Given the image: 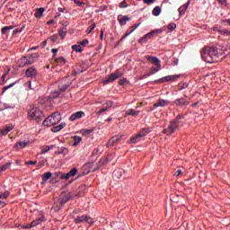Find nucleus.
Returning <instances> with one entry per match:
<instances>
[{"mask_svg": "<svg viewBox=\"0 0 230 230\" xmlns=\"http://www.w3.org/2000/svg\"><path fill=\"white\" fill-rule=\"evenodd\" d=\"M132 27H129V29L126 31V33L122 36L121 40H123V39H126L128 37V35H131L132 33H134V31H136V29H132Z\"/></svg>", "mask_w": 230, "mask_h": 230, "instance_id": "7c9ffc66", "label": "nucleus"}, {"mask_svg": "<svg viewBox=\"0 0 230 230\" xmlns=\"http://www.w3.org/2000/svg\"><path fill=\"white\" fill-rule=\"evenodd\" d=\"M13 85H15V83H13V84H9L7 86H4L3 88L2 94H4V92L8 91V89H12V87H13Z\"/></svg>", "mask_w": 230, "mask_h": 230, "instance_id": "79ce46f5", "label": "nucleus"}, {"mask_svg": "<svg viewBox=\"0 0 230 230\" xmlns=\"http://www.w3.org/2000/svg\"><path fill=\"white\" fill-rule=\"evenodd\" d=\"M68 173H69L70 177H75V175H76V173H78V169H76V167H75L72 170H70V172Z\"/></svg>", "mask_w": 230, "mask_h": 230, "instance_id": "a19ab883", "label": "nucleus"}, {"mask_svg": "<svg viewBox=\"0 0 230 230\" xmlns=\"http://www.w3.org/2000/svg\"><path fill=\"white\" fill-rule=\"evenodd\" d=\"M22 62H25V66H30L34 62V60H31V57H29V59H26V58H22Z\"/></svg>", "mask_w": 230, "mask_h": 230, "instance_id": "c9c22d12", "label": "nucleus"}, {"mask_svg": "<svg viewBox=\"0 0 230 230\" xmlns=\"http://www.w3.org/2000/svg\"><path fill=\"white\" fill-rule=\"evenodd\" d=\"M168 30H170L171 31H173V30H175V28H177V24L175 23H170L168 26H167Z\"/></svg>", "mask_w": 230, "mask_h": 230, "instance_id": "49530a36", "label": "nucleus"}, {"mask_svg": "<svg viewBox=\"0 0 230 230\" xmlns=\"http://www.w3.org/2000/svg\"><path fill=\"white\" fill-rule=\"evenodd\" d=\"M125 84H127V78H123L119 81V85H125Z\"/></svg>", "mask_w": 230, "mask_h": 230, "instance_id": "bf43d9fd", "label": "nucleus"}, {"mask_svg": "<svg viewBox=\"0 0 230 230\" xmlns=\"http://www.w3.org/2000/svg\"><path fill=\"white\" fill-rule=\"evenodd\" d=\"M89 44V40L84 39L81 42H79V45H81L83 48H85V45Z\"/></svg>", "mask_w": 230, "mask_h": 230, "instance_id": "de8ad7c7", "label": "nucleus"}, {"mask_svg": "<svg viewBox=\"0 0 230 230\" xmlns=\"http://www.w3.org/2000/svg\"><path fill=\"white\" fill-rule=\"evenodd\" d=\"M58 35L64 40L66 39V35H67V25H65L61 29L58 30Z\"/></svg>", "mask_w": 230, "mask_h": 230, "instance_id": "6ab92c4d", "label": "nucleus"}, {"mask_svg": "<svg viewBox=\"0 0 230 230\" xmlns=\"http://www.w3.org/2000/svg\"><path fill=\"white\" fill-rule=\"evenodd\" d=\"M153 15L155 17H158V15H161V7L160 6H155L153 11H152Z\"/></svg>", "mask_w": 230, "mask_h": 230, "instance_id": "cd10ccee", "label": "nucleus"}, {"mask_svg": "<svg viewBox=\"0 0 230 230\" xmlns=\"http://www.w3.org/2000/svg\"><path fill=\"white\" fill-rule=\"evenodd\" d=\"M44 8H38L36 13H34L36 19H40L42 15H44Z\"/></svg>", "mask_w": 230, "mask_h": 230, "instance_id": "a878e982", "label": "nucleus"}, {"mask_svg": "<svg viewBox=\"0 0 230 230\" xmlns=\"http://www.w3.org/2000/svg\"><path fill=\"white\" fill-rule=\"evenodd\" d=\"M70 177H71V175L68 172V173L61 174L60 179L67 181Z\"/></svg>", "mask_w": 230, "mask_h": 230, "instance_id": "09e8293b", "label": "nucleus"}, {"mask_svg": "<svg viewBox=\"0 0 230 230\" xmlns=\"http://www.w3.org/2000/svg\"><path fill=\"white\" fill-rule=\"evenodd\" d=\"M189 104L190 102L184 98H178L174 101V105H176V107H186Z\"/></svg>", "mask_w": 230, "mask_h": 230, "instance_id": "9b49d317", "label": "nucleus"}, {"mask_svg": "<svg viewBox=\"0 0 230 230\" xmlns=\"http://www.w3.org/2000/svg\"><path fill=\"white\" fill-rule=\"evenodd\" d=\"M68 87H69V84H66L62 87L59 88V92L65 93V91H67Z\"/></svg>", "mask_w": 230, "mask_h": 230, "instance_id": "a18cd8bd", "label": "nucleus"}, {"mask_svg": "<svg viewBox=\"0 0 230 230\" xmlns=\"http://www.w3.org/2000/svg\"><path fill=\"white\" fill-rule=\"evenodd\" d=\"M201 58L208 64H215L220 60V53L216 47H205L201 52Z\"/></svg>", "mask_w": 230, "mask_h": 230, "instance_id": "f257e3e1", "label": "nucleus"}, {"mask_svg": "<svg viewBox=\"0 0 230 230\" xmlns=\"http://www.w3.org/2000/svg\"><path fill=\"white\" fill-rule=\"evenodd\" d=\"M69 200H71V193L62 194V196L60 198L59 204L62 207L65 204H67V202H69Z\"/></svg>", "mask_w": 230, "mask_h": 230, "instance_id": "f8f14e48", "label": "nucleus"}, {"mask_svg": "<svg viewBox=\"0 0 230 230\" xmlns=\"http://www.w3.org/2000/svg\"><path fill=\"white\" fill-rule=\"evenodd\" d=\"M39 57V54L38 53H34V54H31L29 58H32V59H35Z\"/></svg>", "mask_w": 230, "mask_h": 230, "instance_id": "0e129e2a", "label": "nucleus"}, {"mask_svg": "<svg viewBox=\"0 0 230 230\" xmlns=\"http://www.w3.org/2000/svg\"><path fill=\"white\" fill-rule=\"evenodd\" d=\"M60 91H56L52 93H50V98H58V96H60Z\"/></svg>", "mask_w": 230, "mask_h": 230, "instance_id": "c03bdc74", "label": "nucleus"}, {"mask_svg": "<svg viewBox=\"0 0 230 230\" xmlns=\"http://www.w3.org/2000/svg\"><path fill=\"white\" fill-rule=\"evenodd\" d=\"M218 32L220 33V35H224L225 37H229L230 35V31L227 29L218 31Z\"/></svg>", "mask_w": 230, "mask_h": 230, "instance_id": "e433bc0d", "label": "nucleus"}, {"mask_svg": "<svg viewBox=\"0 0 230 230\" xmlns=\"http://www.w3.org/2000/svg\"><path fill=\"white\" fill-rule=\"evenodd\" d=\"M66 58L64 57L55 58H54V65L55 66H65L66 65Z\"/></svg>", "mask_w": 230, "mask_h": 230, "instance_id": "a211bd4d", "label": "nucleus"}, {"mask_svg": "<svg viewBox=\"0 0 230 230\" xmlns=\"http://www.w3.org/2000/svg\"><path fill=\"white\" fill-rule=\"evenodd\" d=\"M147 134H150V128H143L137 135L143 139L145 136H147Z\"/></svg>", "mask_w": 230, "mask_h": 230, "instance_id": "393cba45", "label": "nucleus"}, {"mask_svg": "<svg viewBox=\"0 0 230 230\" xmlns=\"http://www.w3.org/2000/svg\"><path fill=\"white\" fill-rule=\"evenodd\" d=\"M128 4H127V0H123L120 4H119V8H128Z\"/></svg>", "mask_w": 230, "mask_h": 230, "instance_id": "3c124183", "label": "nucleus"}, {"mask_svg": "<svg viewBox=\"0 0 230 230\" xmlns=\"http://www.w3.org/2000/svg\"><path fill=\"white\" fill-rule=\"evenodd\" d=\"M125 75V73L119 69H117L114 73L109 75L104 80L103 84L104 85H107L108 84H112V82H116L118 78H121Z\"/></svg>", "mask_w": 230, "mask_h": 230, "instance_id": "39448f33", "label": "nucleus"}, {"mask_svg": "<svg viewBox=\"0 0 230 230\" xmlns=\"http://www.w3.org/2000/svg\"><path fill=\"white\" fill-rule=\"evenodd\" d=\"M80 143H82V137H78V136H75L73 146H78V145H80Z\"/></svg>", "mask_w": 230, "mask_h": 230, "instance_id": "c85d7f7f", "label": "nucleus"}, {"mask_svg": "<svg viewBox=\"0 0 230 230\" xmlns=\"http://www.w3.org/2000/svg\"><path fill=\"white\" fill-rule=\"evenodd\" d=\"M28 143L26 141H22V142H17L14 145V148H16V150H21V148H26V146H28Z\"/></svg>", "mask_w": 230, "mask_h": 230, "instance_id": "4be33fe9", "label": "nucleus"}, {"mask_svg": "<svg viewBox=\"0 0 230 230\" xmlns=\"http://www.w3.org/2000/svg\"><path fill=\"white\" fill-rule=\"evenodd\" d=\"M114 138H110V140L108 141V143L106 144V146L108 148H111V146H114Z\"/></svg>", "mask_w": 230, "mask_h": 230, "instance_id": "37998d69", "label": "nucleus"}, {"mask_svg": "<svg viewBox=\"0 0 230 230\" xmlns=\"http://www.w3.org/2000/svg\"><path fill=\"white\" fill-rule=\"evenodd\" d=\"M72 49H73V51H75V53H82V51H84V49H82V46L80 44L73 45Z\"/></svg>", "mask_w": 230, "mask_h": 230, "instance_id": "c756f323", "label": "nucleus"}, {"mask_svg": "<svg viewBox=\"0 0 230 230\" xmlns=\"http://www.w3.org/2000/svg\"><path fill=\"white\" fill-rule=\"evenodd\" d=\"M104 107L106 108V109H111V107H112L113 105H114V102H112V101H108V102H106L104 104Z\"/></svg>", "mask_w": 230, "mask_h": 230, "instance_id": "ea45409f", "label": "nucleus"}, {"mask_svg": "<svg viewBox=\"0 0 230 230\" xmlns=\"http://www.w3.org/2000/svg\"><path fill=\"white\" fill-rule=\"evenodd\" d=\"M111 139H113V145H116V143L121 140V137H112Z\"/></svg>", "mask_w": 230, "mask_h": 230, "instance_id": "864d4df0", "label": "nucleus"}, {"mask_svg": "<svg viewBox=\"0 0 230 230\" xmlns=\"http://www.w3.org/2000/svg\"><path fill=\"white\" fill-rule=\"evenodd\" d=\"M12 130H13V126L9 124L1 129V134L2 136H7L9 132H12Z\"/></svg>", "mask_w": 230, "mask_h": 230, "instance_id": "f3484780", "label": "nucleus"}, {"mask_svg": "<svg viewBox=\"0 0 230 230\" xmlns=\"http://www.w3.org/2000/svg\"><path fill=\"white\" fill-rule=\"evenodd\" d=\"M141 139H142L141 137L137 133L136 136H134L130 138L129 143H131L132 145H136V143H139V141H141Z\"/></svg>", "mask_w": 230, "mask_h": 230, "instance_id": "bb28decb", "label": "nucleus"}, {"mask_svg": "<svg viewBox=\"0 0 230 230\" xmlns=\"http://www.w3.org/2000/svg\"><path fill=\"white\" fill-rule=\"evenodd\" d=\"M48 152H49V146H45L41 148L40 154H48Z\"/></svg>", "mask_w": 230, "mask_h": 230, "instance_id": "8fccbe9b", "label": "nucleus"}, {"mask_svg": "<svg viewBox=\"0 0 230 230\" xmlns=\"http://www.w3.org/2000/svg\"><path fill=\"white\" fill-rule=\"evenodd\" d=\"M161 70V68H159V67H154V66H152L151 68H150V75H155V73H159V71Z\"/></svg>", "mask_w": 230, "mask_h": 230, "instance_id": "4c0bfd02", "label": "nucleus"}, {"mask_svg": "<svg viewBox=\"0 0 230 230\" xmlns=\"http://www.w3.org/2000/svg\"><path fill=\"white\" fill-rule=\"evenodd\" d=\"M50 40H52V42H57V40H58V34H54L50 37Z\"/></svg>", "mask_w": 230, "mask_h": 230, "instance_id": "5fc2aeb1", "label": "nucleus"}, {"mask_svg": "<svg viewBox=\"0 0 230 230\" xmlns=\"http://www.w3.org/2000/svg\"><path fill=\"white\" fill-rule=\"evenodd\" d=\"M146 58L148 62L153 64V66H155V67H158V69H161V59L154 56H146Z\"/></svg>", "mask_w": 230, "mask_h": 230, "instance_id": "1a4fd4ad", "label": "nucleus"}, {"mask_svg": "<svg viewBox=\"0 0 230 230\" xmlns=\"http://www.w3.org/2000/svg\"><path fill=\"white\" fill-rule=\"evenodd\" d=\"M174 175H176L177 177H179V175H182V171L177 170Z\"/></svg>", "mask_w": 230, "mask_h": 230, "instance_id": "338daca9", "label": "nucleus"}, {"mask_svg": "<svg viewBox=\"0 0 230 230\" xmlns=\"http://www.w3.org/2000/svg\"><path fill=\"white\" fill-rule=\"evenodd\" d=\"M10 30H13V26H4V27H3L2 30H1L2 35H5V33H7V31H10Z\"/></svg>", "mask_w": 230, "mask_h": 230, "instance_id": "72a5a7b5", "label": "nucleus"}, {"mask_svg": "<svg viewBox=\"0 0 230 230\" xmlns=\"http://www.w3.org/2000/svg\"><path fill=\"white\" fill-rule=\"evenodd\" d=\"M181 119H184V114H179L172 119L167 128H164L163 134L165 136H173L181 128Z\"/></svg>", "mask_w": 230, "mask_h": 230, "instance_id": "f03ea898", "label": "nucleus"}, {"mask_svg": "<svg viewBox=\"0 0 230 230\" xmlns=\"http://www.w3.org/2000/svg\"><path fill=\"white\" fill-rule=\"evenodd\" d=\"M84 116H85V113L84 111L75 112L70 116V121H76V119H82Z\"/></svg>", "mask_w": 230, "mask_h": 230, "instance_id": "ddd939ff", "label": "nucleus"}, {"mask_svg": "<svg viewBox=\"0 0 230 230\" xmlns=\"http://www.w3.org/2000/svg\"><path fill=\"white\" fill-rule=\"evenodd\" d=\"M145 4H154L155 3V0H143Z\"/></svg>", "mask_w": 230, "mask_h": 230, "instance_id": "6e6d98bb", "label": "nucleus"}, {"mask_svg": "<svg viewBox=\"0 0 230 230\" xmlns=\"http://www.w3.org/2000/svg\"><path fill=\"white\" fill-rule=\"evenodd\" d=\"M41 222H46V217L41 216L36 220H33L30 225L25 226L24 229H31V227H37V226H40Z\"/></svg>", "mask_w": 230, "mask_h": 230, "instance_id": "6e6552de", "label": "nucleus"}, {"mask_svg": "<svg viewBox=\"0 0 230 230\" xmlns=\"http://www.w3.org/2000/svg\"><path fill=\"white\" fill-rule=\"evenodd\" d=\"M22 30H24V26H22V28H17L13 31V33H21L22 31Z\"/></svg>", "mask_w": 230, "mask_h": 230, "instance_id": "052dcab7", "label": "nucleus"}, {"mask_svg": "<svg viewBox=\"0 0 230 230\" xmlns=\"http://www.w3.org/2000/svg\"><path fill=\"white\" fill-rule=\"evenodd\" d=\"M28 118L30 119H34L37 123H40L42 121V118H44V114L42 111L39 110V108H32L28 112Z\"/></svg>", "mask_w": 230, "mask_h": 230, "instance_id": "20e7f679", "label": "nucleus"}, {"mask_svg": "<svg viewBox=\"0 0 230 230\" xmlns=\"http://www.w3.org/2000/svg\"><path fill=\"white\" fill-rule=\"evenodd\" d=\"M94 28H96V24H91L87 29H86V33L87 35H89V33H92L93 30H94Z\"/></svg>", "mask_w": 230, "mask_h": 230, "instance_id": "58836bf2", "label": "nucleus"}, {"mask_svg": "<svg viewBox=\"0 0 230 230\" xmlns=\"http://www.w3.org/2000/svg\"><path fill=\"white\" fill-rule=\"evenodd\" d=\"M170 102L168 100L164 99H159L154 105L153 107L157 108V107H166Z\"/></svg>", "mask_w": 230, "mask_h": 230, "instance_id": "dca6fc26", "label": "nucleus"}, {"mask_svg": "<svg viewBox=\"0 0 230 230\" xmlns=\"http://www.w3.org/2000/svg\"><path fill=\"white\" fill-rule=\"evenodd\" d=\"M113 177H116L117 179H119L121 177V174L118 171L113 172Z\"/></svg>", "mask_w": 230, "mask_h": 230, "instance_id": "13d9d810", "label": "nucleus"}, {"mask_svg": "<svg viewBox=\"0 0 230 230\" xmlns=\"http://www.w3.org/2000/svg\"><path fill=\"white\" fill-rule=\"evenodd\" d=\"M107 111H109L107 108H102L98 112L97 114H103V112H107Z\"/></svg>", "mask_w": 230, "mask_h": 230, "instance_id": "680f3d73", "label": "nucleus"}, {"mask_svg": "<svg viewBox=\"0 0 230 230\" xmlns=\"http://www.w3.org/2000/svg\"><path fill=\"white\" fill-rule=\"evenodd\" d=\"M219 4H226L227 3V0H217Z\"/></svg>", "mask_w": 230, "mask_h": 230, "instance_id": "774afa93", "label": "nucleus"}, {"mask_svg": "<svg viewBox=\"0 0 230 230\" xmlns=\"http://www.w3.org/2000/svg\"><path fill=\"white\" fill-rule=\"evenodd\" d=\"M118 21L120 26H125V24H127V22L130 21V17H128V15H125L122 18H118Z\"/></svg>", "mask_w": 230, "mask_h": 230, "instance_id": "b1692460", "label": "nucleus"}, {"mask_svg": "<svg viewBox=\"0 0 230 230\" xmlns=\"http://www.w3.org/2000/svg\"><path fill=\"white\" fill-rule=\"evenodd\" d=\"M180 75H167L164 77L160 78L158 81H155V83H161V84H164V82H175V80H179Z\"/></svg>", "mask_w": 230, "mask_h": 230, "instance_id": "9d476101", "label": "nucleus"}, {"mask_svg": "<svg viewBox=\"0 0 230 230\" xmlns=\"http://www.w3.org/2000/svg\"><path fill=\"white\" fill-rule=\"evenodd\" d=\"M25 76H27V78L37 76V69H35V67L32 66L29 67L25 72Z\"/></svg>", "mask_w": 230, "mask_h": 230, "instance_id": "4468645a", "label": "nucleus"}, {"mask_svg": "<svg viewBox=\"0 0 230 230\" xmlns=\"http://www.w3.org/2000/svg\"><path fill=\"white\" fill-rule=\"evenodd\" d=\"M139 111L128 109V111H126V116H132L133 118H137V116H139Z\"/></svg>", "mask_w": 230, "mask_h": 230, "instance_id": "aec40b11", "label": "nucleus"}, {"mask_svg": "<svg viewBox=\"0 0 230 230\" xmlns=\"http://www.w3.org/2000/svg\"><path fill=\"white\" fill-rule=\"evenodd\" d=\"M25 164H37V161H27L25 162Z\"/></svg>", "mask_w": 230, "mask_h": 230, "instance_id": "69168bd1", "label": "nucleus"}, {"mask_svg": "<svg viewBox=\"0 0 230 230\" xmlns=\"http://www.w3.org/2000/svg\"><path fill=\"white\" fill-rule=\"evenodd\" d=\"M190 1L189 0L186 4L179 7L178 12L180 13V17H182L186 13V11L188 10V6H190Z\"/></svg>", "mask_w": 230, "mask_h": 230, "instance_id": "2eb2a0df", "label": "nucleus"}, {"mask_svg": "<svg viewBox=\"0 0 230 230\" xmlns=\"http://www.w3.org/2000/svg\"><path fill=\"white\" fill-rule=\"evenodd\" d=\"M81 134H83V136H84V137H89V136H91V134H93V129H82Z\"/></svg>", "mask_w": 230, "mask_h": 230, "instance_id": "2f4dec72", "label": "nucleus"}, {"mask_svg": "<svg viewBox=\"0 0 230 230\" xmlns=\"http://www.w3.org/2000/svg\"><path fill=\"white\" fill-rule=\"evenodd\" d=\"M10 192L5 191L4 193L0 194V199H8Z\"/></svg>", "mask_w": 230, "mask_h": 230, "instance_id": "603ef678", "label": "nucleus"}, {"mask_svg": "<svg viewBox=\"0 0 230 230\" xmlns=\"http://www.w3.org/2000/svg\"><path fill=\"white\" fill-rule=\"evenodd\" d=\"M55 154H57L58 155H67V154H69V149H67V147H60L55 152Z\"/></svg>", "mask_w": 230, "mask_h": 230, "instance_id": "412c9836", "label": "nucleus"}, {"mask_svg": "<svg viewBox=\"0 0 230 230\" xmlns=\"http://www.w3.org/2000/svg\"><path fill=\"white\" fill-rule=\"evenodd\" d=\"M41 177H42L43 181H49V179H51V177H53V173L47 172L43 173Z\"/></svg>", "mask_w": 230, "mask_h": 230, "instance_id": "473e14b6", "label": "nucleus"}, {"mask_svg": "<svg viewBox=\"0 0 230 230\" xmlns=\"http://www.w3.org/2000/svg\"><path fill=\"white\" fill-rule=\"evenodd\" d=\"M12 166V162H9L4 165H2L0 172H6V170H8V168H10Z\"/></svg>", "mask_w": 230, "mask_h": 230, "instance_id": "f704fd0d", "label": "nucleus"}, {"mask_svg": "<svg viewBox=\"0 0 230 230\" xmlns=\"http://www.w3.org/2000/svg\"><path fill=\"white\" fill-rule=\"evenodd\" d=\"M222 24L227 23L228 26H230V19L221 20Z\"/></svg>", "mask_w": 230, "mask_h": 230, "instance_id": "e2e57ef3", "label": "nucleus"}, {"mask_svg": "<svg viewBox=\"0 0 230 230\" xmlns=\"http://www.w3.org/2000/svg\"><path fill=\"white\" fill-rule=\"evenodd\" d=\"M159 33H163L162 29L153 30L146 34L140 40L141 42H146V39H152V37H157Z\"/></svg>", "mask_w": 230, "mask_h": 230, "instance_id": "0eeeda50", "label": "nucleus"}, {"mask_svg": "<svg viewBox=\"0 0 230 230\" xmlns=\"http://www.w3.org/2000/svg\"><path fill=\"white\" fill-rule=\"evenodd\" d=\"M74 221L75 224H84V222L90 224V226H93L94 224V219L87 215L78 216L74 218Z\"/></svg>", "mask_w": 230, "mask_h": 230, "instance_id": "423d86ee", "label": "nucleus"}, {"mask_svg": "<svg viewBox=\"0 0 230 230\" xmlns=\"http://www.w3.org/2000/svg\"><path fill=\"white\" fill-rule=\"evenodd\" d=\"M61 120H62V117L60 116V113L55 112V113H52V115L49 116L43 121V125L44 127H53V125H57V123H60Z\"/></svg>", "mask_w": 230, "mask_h": 230, "instance_id": "7ed1b4c3", "label": "nucleus"}, {"mask_svg": "<svg viewBox=\"0 0 230 230\" xmlns=\"http://www.w3.org/2000/svg\"><path fill=\"white\" fill-rule=\"evenodd\" d=\"M64 127H66V123L62 122L60 123L59 125L58 126H54L52 128H51V132H60V130H62V128H64Z\"/></svg>", "mask_w": 230, "mask_h": 230, "instance_id": "5701e85b", "label": "nucleus"}, {"mask_svg": "<svg viewBox=\"0 0 230 230\" xmlns=\"http://www.w3.org/2000/svg\"><path fill=\"white\" fill-rule=\"evenodd\" d=\"M52 59L54 60V58H56L55 57H57V54L58 53V49H52Z\"/></svg>", "mask_w": 230, "mask_h": 230, "instance_id": "4d7b16f0", "label": "nucleus"}]
</instances>
